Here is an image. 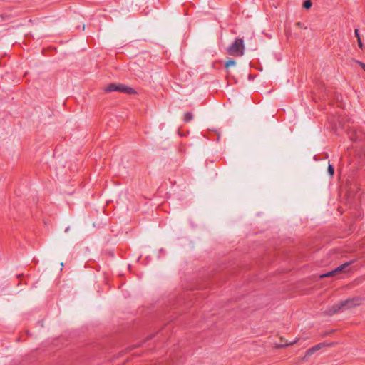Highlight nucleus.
Returning a JSON list of instances; mask_svg holds the SVG:
<instances>
[{"instance_id":"f257e3e1","label":"nucleus","mask_w":365,"mask_h":365,"mask_svg":"<svg viewBox=\"0 0 365 365\" xmlns=\"http://www.w3.org/2000/svg\"><path fill=\"white\" fill-rule=\"evenodd\" d=\"M361 300L360 298L356 297L349 299L347 300L339 302V304L333 305L327 310V314L329 315L334 314L339 312H343L346 309H354L361 304Z\"/></svg>"},{"instance_id":"f03ea898","label":"nucleus","mask_w":365,"mask_h":365,"mask_svg":"<svg viewBox=\"0 0 365 365\" xmlns=\"http://www.w3.org/2000/svg\"><path fill=\"white\" fill-rule=\"evenodd\" d=\"M245 46L242 38H237L227 48V53L233 56H242L244 54Z\"/></svg>"},{"instance_id":"7ed1b4c3","label":"nucleus","mask_w":365,"mask_h":365,"mask_svg":"<svg viewBox=\"0 0 365 365\" xmlns=\"http://www.w3.org/2000/svg\"><path fill=\"white\" fill-rule=\"evenodd\" d=\"M351 263H352L351 262L344 263V264L339 266L338 267H336L334 270H332V271L329 272L324 274L321 275L320 277L321 278L331 277H334V276L341 274V273L348 272L349 271V267Z\"/></svg>"},{"instance_id":"20e7f679","label":"nucleus","mask_w":365,"mask_h":365,"mask_svg":"<svg viewBox=\"0 0 365 365\" xmlns=\"http://www.w3.org/2000/svg\"><path fill=\"white\" fill-rule=\"evenodd\" d=\"M118 86L119 87V89H118V91L123 92L125 93L132 94L135 93V91L133 88L128 87L125 85L118 83Z\"/></svg>"},{"instance_id":"39448f33","label":"nucleus","mask_w":365,"mask_h":365,"mask_svg":"<svg viewBox=\"0 0 365 365\" xmlns=\"http://www.w3.org/2000/svg\"><path fill=\"white\" fill-rule=\"evenodd\" d=\"M325 346V344H319L313 347H312L311 349H308L307 351V354H306V356H311L312 354H313L315 351L319 350L321 348Z\"/></svg>"},{"instance_id":"423d86ee","label":"nucleus","mask_w":365,"mask_h":365,"mask_svg":"<svg viewBox=\"0 0 365 365\" xmlns=\"http://www.w3.org/2000/svg\"><path fill=\"white\" fill-rule=\"evenodd\" d=\"M118 89H119V87L118 86V83H110L108 85L106 88V92H113V91H118Z\"/></svg>"},{"instance_id":"0eeeda50","label":"nucleus","mask_w":365,"mask_h":365,"mask_svg":"<svg viewBox=\"0 0 365 365\" xmlns=\"http://www.w3.org/2000/svg\"><path fill=\"white\" fill-rule=\"evenodd\" d=\"M236 65V61L235 60H232V59H229L227 61V62L225 63V68L227 69H228L230 67H232V66H235Z\"/></svg>"},{"instance_id":"6e6552de","label":"nucleus","mask_w":365,"mask_h":365,"mask_svg":"<svg viewBox=\"0 0 365 365\" xmlns=\"http://www.w3.org/2000/svg\"><path fill=\"white\" fill-rule=\"evenodd\" d=\"M192 119V115L191 113H186L184 115V121L189 122Z\"/></svg>"},{"instance_id":"1a4fd4ad","label":"nucleus","mask_w":365,"mask_h":365,"mask_svg":"<svg viewBox=\"0 0 365 365\" xmlns=\"http://www.w3.org/2000/svg\"><path fill=\"white\" fill-rule=\"evenodd\" d=\"M312 5V3L311 0H307L304 2L303 7L305 8L306 9H309V8H311Z\"/></svg>"},{"instance_id":"9d476101","label":"nucleus","mask_w":365,"mask_h":365,"mask_svg":"<svg viewBox=\"0 0 365 365\" xmlns=\"http://www.w3.org/2000/svg\"><path fill=\"white\" fill-rule=\"evenodd\" d=\"M327 171L330 176H332L334 175V169L331 164L328 165Z\"/></svg>"},{"instance_id":"9b49d317","label":"nucleus","mask_w":365,"mask_h":365,"mask_svg":"<svg viewBox=\"0 0 365 365\" xmlns=\"http://www.w3.org/2000/svg\"><path fill=\"white\" fill-rule=\"evenodd\" d=\"M297 339L294 340L293 342H291L289 344H286L284 345H279V346H277V347L279 348V347H283V346H289V345H292V344H294L297 343Z\"/></svg>"},{"instance_id":"f8f14e48","label":"nucleus","mask_w":365,"mask_h":365,"mask_svg":"<svg viewBox=\"0 0 365 365\" xmlns=\"http://www.w3.org/2000/svg\"><path fill=\"white\" fill-rule=\"evenodd\" d=\"M354 34H355L356 37L357 38V40H359L361 38H360V35L359 34L358 29H355Z\"/></svg>"},{"instance_id":"ddd939ff","label":"nucleus","mask_w":365,"mask_h":365,"mask_svg":"<svg viewBox=\"0 0 365 365\" xmlns=\"http://www.w3.org/2000/svg\"><path fill=\"white\" fill-rule=\"evenodd\" d=\"M357 41H358V44H359V48L362 49L363 48V43H362V42L361 41V38L359 40H357Z\"/></svg>"},{"instance_id":"4468645a","label":"nucleus","mask_w":365,"mask_h":365,"mask_svg":"<svg viewBox=\"0 0 365 365\" xmlns=\"http://www.w3.org/2000/svg\"><path fill=\"white\" fill-rule=\"evenodd\" d=\"M358 63L360 65V66L364 69L365 71V63H363L361 62H358Z\"/></svg>"},{"instance_id":"2eb2a0df","label":"nucleus","mask_w":365,"mask_h":365,"mask_svg":"<svg viewBox=\"0 0 365 365\" xmlns=\"http://www.w3.org/2000/svg\"><path fill=\"white\" fill-rule=\"evenodd\" d=\"M296 26H299V27H302V23H301V22H297V23L296 24Z\"/></svg>"},{"instance_id":"dca6fc26","label":"nucleus","mask_w":365,"mask_h":365,"mask_svg":"<svg viewBox=\"0 0 365 365\" xmlns=\"http://www.w3.org/2000/svg\"><path fill=\"white\" fill-rule=\"evenodd\" d=\"M69 230V227H66V230H65V232H68Z\"/></svg>"}]
</instances>
